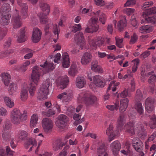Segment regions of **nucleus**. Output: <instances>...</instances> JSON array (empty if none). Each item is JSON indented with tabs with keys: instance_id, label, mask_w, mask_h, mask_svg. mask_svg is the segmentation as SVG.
Listing matches in <instances>:
<instances>
[{
	"instance_id": "nucleus-24",
	"label": "nucleus",
	"mask_w": 156,
	"mask_h": 156,
	"mask_svg": "<svg viewBox=\"0 0 156 156\" xmlns=\"http://www.w3.org/2000/svg\"><path fill=\"white\" fill-rule=\"evenodd\" d=\"M92 58V56L90 53L87 52H85L81 58V63L83 65H87L91 62Z\"/></svg>"
},
{
	"instance_id": "nucleus-58",
	"label": "nucleus",
	"mask_w": 156,
	"mask_h": 156,
	"mask_svg": "<svg viewBox=\"0 0 156 156\" xmlns=\"http://www.w3.org/2000/svg\"><path fill=\"white\" fill-rule=\"evenodd\" d=\"M6 151L8 156H13L14 151H12L9 146L6 147Z\"/></svg>"
},
{
	"instance_id": "nucleus-59",
	"label": "nucleus",
	"mask_w": 156,
	"mask_h": 156,
	"mask_svg": "<svg viewBox=\"0 0 156 156\" xmlns=\"http://www.w3.org/2000/svg\"><path fill=\"white\" fill-rule=\"evenodd\" d=\"M137 39V37L135 33H134L133 36L131 37V39L129 42L130 44H133L135 43Z\"/></svg>"
},
{
	"instance_id": "nucleus-6",
	"label": "nucleus",
	"mask_w": 156,
	"mask_h": 156,
	"mask_svg": "<svg viewBox=\"0 0 156 156\" xmlns=\"http://www.w3.org/2000/svg\"><path fill=\"white\" fill-rule=\"evenodd\" d=\"M10 117L12 122L16 124H20L27 119L26 112H24L23 113H22L20 110L16 108H15L12 111Z\"/></svg>"
},
{
	"instance_id": "nucleus-44",
	"label": "nucleus",
	"mask_w": 156,
	"mask_h": 156,
	"mask_svg": "<svg viewBox=\"0 0 156 156\" xmlns=\"http://www.w3.org/2000/svg\"><path fill=\"white\" fill-rule=\"evenodd\" d=\"M11 129V124L9 121L6 122L5 124V126L3 129V133H10Z\"/></svg>"
},
{
	"instance_id": "nucleus-3",
	"label": "nucleus",
	"mask_w": 156,
	"mask_h": 156,
	"mask_svg": "<svg viewBox=\"0 0 156 156\" xmlns=\"http://www.w3.org/2000/svg\"><path fill=\"white\" fill-rule=\"evenodd\" d=\"M126 122V119L123 115H120L118 119V124L117 129L113 130V125L110 124L109 127L106 131V133L109 136L110 141L113 140L115 137L117 136L120 132L121 131L123 128V126Z\"/></svg>"
},
{
	"instance_id": "nucleus-57",
	"label": "nucleus",
	"mask_w": 156,
	"mask_h": 156,
	"mask_svg": "<svg viewBox=\"0 0 156 156\" xmlns=\"http://www.w3.org/2000/svg\"><path fill=\"white\" fill-rule=\"evenodd\" d=\"M8 114L7 110L4 108H0V115L2 116H5Z\"/></svg>"
},
{
	"instance_id": "nucleus-49",
	"label": "nucleus",
	"mask_w": 156,
	"mask_h": 156,
	"mask_svg": "<svg viewBox=\"0 0 156 156\" xmlns=\"http://www.w3.org/2000/svg\"><path fill=\"white\" fill-rule=\"evenodd\" d=\"M140 60L139 59L137 58L135 59L134 60L132 61V62H135L136 63H135L134 64L133 66L132 67V71L134 73L136 71L137 68V66L139 65V63Z\"/></svg>"
},
{
	"instance_id": "nucleus-54",
	"label": "nucleus",
	"mask_w": 156,
	"mask_h": 156,
	"mask_svg": "<svg viewBox=\"0 0 156 156\" xmlns=\"http://www.w3.org/2000/svg\"><path fill=\"white\" fill-rule=\"evenodd\" d=\"M129 19L130 20L129 22L133 26L135 27L137 25V22L135 16H132L131 18Z\"/></svg>"
},
{
	"instance_id": "nucleus-21",
	"label": "nucleus",
	"mask_w": 156,
	"mask_h": 156,
	"mask_svg": "<svg viewBox=\"0 0 156 156\" xmlns=\"http://www.w3.org/2000/svg\"><path fill=\"white\" fill-rule=\"evenodd\" d=\"M110 147L113 154L117 155L121 149V145L118 140H116L111 144Z\"/></svg>"
},
{
	"instance_id": "nucleus-46",
	"label": "nucleus",
	"mask_w": 156,
	"mask_h": 156,
	"mask_svg": "<svg viewBox=\"0 0 156 156\" xmlns=\"http://www.w3.org/2000/svg\"><path fill=\"white\" fill-rule=\"evenodd\" d=\"M143 94L139 90H137L135 96V101H140L143 98Z\"/></svg>"
},
{
	"instance_id": "nucleus-34",
	"label": "nucleus",
	"mask_w": 156,
	"mask_h": 156,
	"mask_svg": "<svg viewBox=\"0 0 156 156\" xmlns=\"http://www.w3.org/2000/svg\"><path fill=\"white\" fill-rule=\"evenodd\" d=\"M63 145V143L62 142L60 139H57L53 144V149L55 151H57L59 149H61Z\"/></svg>"
},
{
	"instance_id": "nucleus-60",
	"label": "nucleus",
	"mask_w": 156,
	"mask_h": 156,
	"mask_svg": "<svg viewBox=\"0 0 156 156\" xmlns=\"http://www.w3.org/2000/svg\"><path fill=\"white\" fill-rule=\"evenodd\" d=\"M134 11V9L127 8V16H128V17H127V19H129L131 18L130 16V15H134L133 14Z\"/></svg>"
},
{
	"instance_id": "nucleus-43",
	"label": "nucleus",
	"mask_w": 156,
	"mask_h": 156,
	"mask_svg": "<svg viewBox=\"0 0 156 156\" xmlns=\"http://www.w3.org/2000/svg\"><path fill=\"white\" fill-rule=\"evenodd\" d=\"M17 87L14 83H12L9 87V94L12 95L16 92Z\"/></svg>"
},
{
	"instance_id": "nucleus-35",
	"label": "nucleus",
	"mask_w": 156,
	"mask_h": 156,
	"mask_svg": "<svg viewBox=\"0 0 156 156\" xmlns=\"http://www.w3.org/2000/svg\"><path fill=\"white\" fill-rule=\"evenodd\" d=\"M152 27L147 25L140 28V31L142 33H148L152 31Z\"/></svg>"
},
{
	"instance_id": "nucleus-15",
	"label": "nucleus",
	"mask_w": 156,
	"mask_h": 156,
	"mask_svg": "<svg viewBox=\"0 0 156 156\" xmlns=\"http://www.w3.org/2000/svg\"><path fill=\"white\" fill-rule=\"evenodd\" d=\"M155 101L154 98L148 97L146 100L145 103V109L148 113L152 112L154 109V104Z\"/></svg>"
},
{
	"instance_id": "nucleus-5",
	"label": "nucleus",
	"mask_w": 156,
	"mask_h": 156,
	"mask_svg": "<svg viewBox=\"0 0 156 156\" xmlns=\"http://www.w3.org/2000/svg\"><path fill=\"white\" fill-rule=\"evenodd\" d=\"M77 100L79 103H84L87 105H89L94 104L97 99L94 95L84 91L82 92L79 94Z\"/></svg>"
},
{
	"instance_id": "nucleus-11",
	"label": "nucleus",
	"mask_w": 156,
	"mask_h": 156,
	"mask_svg": "<svg viewBox=\"0 0 156 156\" xmlns=\"http://www.w3.org/2000/svg\"><path fill=\"white\" fill-rule=\"evenodd\" d=\"M68 121V118L66 115H60L58 117V120L56 122V124L58 128L63 129L66 125Z\"/></svg>"
},
{
	"instance_id": "nucleus-4",
	"label": "nucleus",
	"mask_w": 156,
	"mask_h": 156,
	"mask_svg": "<svg viewBox=\"0 0 156 156\" xmlns=\"http://www.w3.org/2000/svg\"><path fill=\"white\" fill-rule=\"evenodd\" d=\"M153 4L152 2H145L144 4V5L142 7V9L145 10L143 12L144 15H145V19L147 22L150 23L154 26H156V16H154L152 17L149 16L152 14L156 13V7H155L150 8L149 9H147V8L150 5Z\"/></svg>"
},
{
	"instance_id": "nucleus-18",
	"label": "nucleus",
	"mask_w": 156,
	"mask_h": 156,
	"mask_svg": "<svg viewBox=\"0 0 156 156\" xmlns=\"http://www.w3.org/2000/svg\"><path fill=\"white\" fill-rule=\"evenodd\" d=\"M105 38L101 37H97L96 39H92L89 41V44L91 46L94 47L100 46L104 44Z\"/></svg>"
},
{
	"instance_id": "nucleus-1",
	"label": "nucleus",
	"mask_w": 156,
	"mask_h": 156,
	"mask_svg": "<svg viewBox=\"0 0 156 156\" xmlns=\"http://www.w3.org/2000/svg\"><path fill=\"white\" fill-rule=\"evenodd\" d=\"M53 63H48L45 61L43 65H40V66H36L33 69L31 74V79L33 83H31L28 87V90L31 96L34 95L36 89V86L39 81L40 76L43 73H45L50 70L54 69Z\"/></svg>"
},
{
	"instance_id": "nucleus-26",
	"label": "nucleus",
	"mask_w": 156,
	"mask_h": 156,
	"mask_svg": "<svg viewBox=\"0 0 156 156\" xmlns=\"http://www.w3.org/2000/svg\"><path fill=\"white\" fill-rule=\"evenodd\" d=\"M62 59V67L64 68L69 67L70 66L69 58V55L66 52L63 54Z\"/></svg>"
},
{
	"instance_id": "nucleus-22",
	"label": "nucleus",
	"mask_w": 156,
	"mask_h": 156,
	"mask_svg": "<svg viewBox=\"0 0 156 156\" xmlns=\"http://www.w3.org/2000/svg\"><path fill=\"white\" fill-rule=\"evenodd\" d=\"M93 81L96 86L98 87H104L105 85V80L103 77L99 75L94 76Z\"/></svg>"
},
{
	"instance_id": "nucleus-52",
	"label": "nucleus",
	"mask_w": 156,
	"mask_h": 156,
	"mask_svg": "<svg viewBox=\"0 0 156 156\" xmlns=\"http://www.w3.org/2000/svg\"><path fill=\"white\" fill-rule=\"evenodd\" d=\"M55 111L52 109H49L47 112H43V115L47 116L50 117L52 115H54L55 113Z\"/></svg>"
},
{
	"instance_id": "nucleus-50",
	"label": "nucleus",
	"mask_w": 156,
	"mask_h": 156,
	"mask_svg": "<svg viewBox=\"0 0 156 156\" xmlns=\"http://www.w3.org/2000/svg\"><path fill=\"white\" fill-rule=\"evenodd\" d=\"M75 109L72 106H70L67 108L66 113L68 115L70 116L73 115L75 113Z\"/></svg>"
},
{
	"instance_id": "nucleus-13",
	"label": "nucleus",
	"mask_w": 156,
	"mask_h": 156,
	"mask_svg": "<svg viewBox=\"0 0 156 156\" xmlns=\"http://www.w3.org/2000/svg\"><path fill=\"white\" fill-rule=\"evenodd\" d=\"M74 40L77 44L80 46L81 49L85 47V41L83 36V34L82 32H80L78 34H75Z\"/></svg>"
},
{
	"instance_id": "nucleus-33",
	"label": "nucleus",
	"mask_w": 156,
	"mask_h": 156,
	"mask_svg": "<svg viewBox=\"0 0 156 156\" xmlns=\"http://www.w3.org/2000/svg\"><path fill=\"white\" fill-rule=\"evenodd\" d=\"M119 82H115L114 80L111 81L107 89V91L110 90L111 89L113 91H115L116 89L119 87Z\"/></svg>"
},
{
	"instance_id": "nucleus-61",
	"label": "nucleus",
	"mask_w": 156,
	"mask_h": 156,
	"mask_svg": "<svg viewBox=\"0 0 156 156\" xmlns=\"http://www.w3.org/2000/svg\"><path fill=\"white\" fill-rule=\"evenodd\" d=\"M93 12L92 11V9L91 7L88 9H87L85 8L83 9L82 10V13L83 14H85L88 13V14L89 16H90L89 15L91 14V13Z\"/></svg>"
},
{
	"instance_id": "nucleus-42",
	"label": "nucleus",
	"mask_w": 156,
	"mask_h": 156,
	"mask_svg": "<svg viewBox=\"0 0 156 156\" xmlns=\"http://www.w3.org/2000/svg\"><path fill=\"white\" fill-rule=\"evenodd\" d=\"M135 108L140 115L143 114V109L142 108V104L140 101H135Z\"/></svg>"
},
{
	"instance_id": "nucleus-2",
	"label": "nucleus",
	"mask_w": 156,
	"mask_h": 156,
	"mask_svg": "<svg viewBox=\"0 0 156 156\" xmlns=\"http://www.w3.org/2000/svg\"><path fill=\"white\" fill-rule=\"evenodd\" d=\"M39 5L44 13L38 14L39 17L40 22L42 24H45L44 30L46 34L48 33L49 29L53 27V33L55 37L58 38L59 32V29L56 24L53 25L51 20H49L47 16L49 14L50 11V7L46 2L44 0H39Z\"/></svg>"
},
{
	"instance_id": "nucleus-10",
	"label": "nucleus",
	"mask_w": 156,
	"mask_h": 156,
	"mask_svg": "<svg viewBox=\"0 0 156 156\" xmlns=\"http://www.w3.org/2000/svg\"><path fill=\"white\" fill-rule=\"evenodd\" d=\"M98 19L97 17H92L90 22L91 23L90 26L87 27L85 30V32L90 33L97 31L99 28L98 25L97 24Z\"/></svg>"
},
{
	"instance_id": "nucleus-53",
	"label": "nucleus",
	"mask_w": 156,
	"mask_h": 156,
	"mask_svg": "<svg viewBox=\"0 0 156 156\" xmlns=\"http://www.w3.org/2000/svg\"><path fill=\"white\" fill-rule=\"evenodd\" d=\"M81 24H76L73 26L72 28V31L75 33L77 31H80L81 29Z\"/></svg>"
},
{
	"instance_id": "nucleus-37",
	"label": "nucleus",
	"mask_w": 156,
	"mask_h": 156,
	"mask_svg": "<svg viewBox=\"0 0 156 156\" xmlns=\"http://www.w3.org/2000/svg\"><path fill=\"white\" fill-rule=\"evenodd\" d=\"M127 132L131 136L135 134L134 124L132 122H129L127 123Z\"/></svg>"
},
{
	"instance_id": "nucleus-20",
	"label": "nucleus",
	"mask_w": 156,
	"mask_h": 156,
	"mask_svg": "<svg viewBox=\"0 0 156 156\" xmlns=\"http://www.w3.org/2000/svg\"><path fill=\"white\" fill-rule=\"evenodd\" d=\"M72 97V92L70 91L69 92H64L59 94L58 96V98L60 99H62L63 102L67 104L70 100V99Z\"/></svg>"
},
{
	"instance_id": "nucleus-45",
	"label": "nucleus",
	"mask_w": 156,
	"mask_h": 156,
	"mask_svg": "<svg viewBox=\"0 0 156 156\" xmlns=\"http://www.w3.org/2000/svg\"><path fill=\"white\" fill-rule=\"evenodd\" d=\"M2 137L3 142L4 143H6L9 141L11 138V134L10 133H3Z\"/></svg>"
},
{
	"instance_id": "nucleus-40",
	"label": "nucleus",
	"mask_w": 156,
	"mask_h": 156,
	"mask_svg": "<svg viewBox=\"0 0 156 156\" xmlns=\"http://www.w3.org/2000/svg\"><path fill=\"white\" fill-rule=\"evenodd\" d=\"M119 107V101H116L114 105H108L106 106L107 108L110 111H117L118 110Z\"/></svg>"
},
{
	"instance_id": "nucleus-19",
	"label": "nucleus",
	"mask_w": 156,
	"mask_h": 156,
	"mask_svg": "<svg viewBox=\"0 0 156 156\" xmlns=\"http://www.w3.org/2000/svg\"><path fill=\"white\" fill-rule=\"evenodd\" d=\"M90 16H92V17H97L98 19L99 17V20L102 24H104L106 20V16L102 12L98 11L96 13L93 12L90 15Z\"/></svg>"
},
{
	"instance_id": "nucleus-9",
	"label": "nucleus",
	"mask_w": 156,
	"mask_h": 156,
	"mask_svg": "<svg viewBox=\"0 0 156 156\" xmlns=\"http://www.w3.org/2000/svg\"><path fill=\"white\" fill-rule=\"evenodd\" d=\"M120 96L122 98L120 101L119 110L120 112H122L125 111L127 108V90L126 89L121 93Z\"/></svg>"
},
{
	"instance_id": "nucleus-51",
	"label": "nucleus",
	"mask_w": 156,
	"mask_h": 156,
	"mask_svg": "<svg viewBox=\"0 0 156 156\" xmlns=\"http://www.w3.org/2000/svg\"><path fill=\"white\" fill-rule=\"evenodd\" d=\"M146 132L145 131L144 129L142 128L140 131L138 133V136L141 139H144L147 136Z\"/></svg>"
},
{
	"instance_id": "nucleus-48",
	"label": "nucleus",
	"mask_w": 156,
	"mask_h": 156,
	"mask_svg": "<svg viewBox=\"0 0 156 156\" xmlns=\"http://www.w3.org/2000/svg\"><path fill=\"white\" fill-rule=\"evenodd\" d=\"M116 45L119 48H123V39L119 38L116 37H115Z\"/></svg>"
},
{
	"instance_id": "nucleus-27",
	"label": "nucleus",
	"mask_w": 156,
	"mask_h": 156,
	"mask_svg": "<svg viewBox=\"0 0 156 156\" xmlns=\"http://www.w3.org/2000/svg\"><path fill=\"white\" fill-rule=\"evenodd\" d=\"M86 84L85 80L83 77L78 76L76 78V85L78 88H81L85 86Z\"/></svg>"
},
{
	"instance_id": "nucleus-32",
	"label": "nucleus",
	"mask_w": 156,
	"mask_h": 156,
	"mask_svg": "<svg viewBox=\"0 0 156 156\" xmlns=\"http://www.w3.org/2000/svg\"><path fill=\"white\" fill-rule=\"evenodd\" d=\"M28 136V133L24 130H20L16 135V136L22 140H25Z\"/></svg>"
},
{
	"instance_id": "nucleus-55",
	"label": "nucleus",
	"mask_w": 156,
	"mask_h": 156,
	"mask_svg": "<svg viewBox=\"0 0 156 156\" xmlns=\"http://www.w3.org/2000/svg\"><path fill=\"white\" fill-rule=\"evenodd\" d=\"M10 53V51L8 50H4L0 52V58L5 57Z\"/></svg>"
},
{
	"instance_id": "nucleus-31",
	"label": "nucleus",
	"mask_w": 156,
	"mask_h": 156,
	"mask_svg": "<svg viewBox=\"0 0 156 156\" xmlns=\"http://www.w3.org/2000/svg\"><path fill=\"white\" fill-rule=\"evenodd\" d=\"M28 98V91L27 90L25 87H23L22 89L20 92V98L21 101H25Z\"/></svg>"
},
{
	"instance_id": "nucleus-38",
	"label": "nucleus",
	"mask_w": 156,
	"mask_h": 156,
	"mask_svg": "<svg viewBox=\"0 0 156 156\" xmlns=\"http://www.w3.org/2000/svg\"><path fill=\"white\" fill-rule=\"evenodd\" d=\"M77 72V69L76 65H72L68 71V73L70 75L74 76Z\"/></svg>"
},
{
	"instance_id": "nucleus-47",
	"label": "nucleus",
	"mask_w": 156,
	"mask_h": 156,
	"mask_svg": "<svg viewBox=\"0 0 156 156\" xmlns=\"http://www.w3.org/2000/svg\"><path fill=\"white\" fill-rule=\"evenodd\" d=\"M149 125L150 128L153 129L156 128V118H151V120L149 122Z\"/></svg>"
},
{
	"instance_id": "nucleus-41",
	"label": "nucleus",
	"mask_w": 156,
	"mask_h": 156,
	"mask_svg": "<svg viewBox=\"0 0 156 156\" xmlns=\"http://www.w3.org/2000/svg\"><path fill=\"white\" fill-rule=\"evenodd\" d=\"M4 100L6 106L10 108H12L14 106V103L11 99L8 97H5Z\"/></svg>"
},
{
	"instance_id": "nucleus-7",
	"label": "nucleus",
	"mask_w": 156,
	"mask_h": 156,
	"mask_svg": "<svg viewBox=\"0 0 156 156\" xmlns=\"http://www.w3.org/2000/svg\"><path fill=\"white\" fill-rule=\"evenodd\" d=\"M52 86L50 80L48 79L43 82L42 86L39 91L37 98L40 100H44L47 98L49 88Z\"/></svg>"
},
{
	"instance_id": "nucleus-25",
	"label": "nucleus",
	"mask_w": 156,
	"mask_h": 156,
	"mask_svg": "<svg viewBox=\"0 0 156 156\" xmlns=\"http://www.w3.org/2000/svg\"><path fill=\"white\" fill-rule=\"evenodd\" d=\"M98 148L97 149V152L103 155V156H108L106 152V147L102 142H100L98 144Z\"/></svg>"
},
{
	"instance_id": "nucleus-28",
	"label": "nucleus",
	"mask_w": 156,
	"mask_h": 156,
	"mask_svg": "<svg viewBox=\"0 0 156 156\" xmlns=\"http://www.w3.org/2000/svg\"><path fill=\"white\" fill-rule=\"evenodd\" d=\"M25 29L22 28L20 30L18 35L17 41L19 42H22L26 41L27 37L25 34Z\"/></svg>"
},
{
	"instance_id": "nucleus-63",
	"label": "nucleus",
	"mask_w": 156,
	"mask_h": 156,
	"mask_svg": "<svg viewBox=\"0 0 156 156\" xmlns=\"http://www.w3.org/2000/svg\"><path fill=\"white\" fill-rule=\"evenodd\" d=\"M73 118L74 120L78 121L81 119V115L79 114L75 113L73 115Z\"/></svg>"
},
{
	"instance_id": "nucleus-64",
	"label": "nucleus",
	"mask_w": 156,
	"mask_h": 156,
	"mask_svg": "<svg viewBox=\"0 0 156 156\" xmlns=\"http://www.w3.org/2000/svg\"><path fill=\"white\" fill-rule=\"evenodd\" d=\"M67 147H65L62 151L59 153V156H66L67 154V153L66 151Z\"/></svg>"
},
{
	"instance_id": "nucleus-62",
	"label": "nucleus",
	"mask_w": 156,
	"mask_h": 156,
	"mask_svg": "<svg viewBox=\"0 0 156 156\" xmlns=\"http://www.w3.org/2000/svg\"><path fill=\"white\" fill-rule=\"evenodd\" d=\"M96 5L100 6H102L105 4L103 0H94Z\"/></svg>"
},
{
	"instance_id": "nucleus-23",
	"label": "nucleus",
	"mask_w": 156,
	"mask_h": 156,
	"mask_svg": "<svg viewBox=\"0 0 156 156\" xmlns=\"http://www.w3.org/2000/svg\"><path fill=\"white\" fill-rule=\"evenodd\" d=\"M18 5L21 8V12L22 16L23 18L25 19L28 16V6L25 3H22V0H17Z\"/></svg>"
},
{
	"instance_id": "nucleus-30",
	"label": "nucleus",
	"mask_w": 156,
	"mask_h": 156,
	"mask_svg": "<svg viewBox=\"0 0 156 156\" xmlns=\"http://www.w3.org/2000/svg\"><path fill=\"white\" fill-rule=\"evenodd\" d=\"M0 76L1 77L2 80L4 82L5 85L6 86H8L10 79V75L7 73H4L0 75Z\"/></svg>"
},
{
	"instance_id": "nucleus-29",
	"label": "nucleus",
	"mask_w": 156,
	"mask_h": 156,
	"mask_svg": "<svg viewBox=\"0 0 156 156\" xmlns=\"http://www.w3.org/2000/svg\"><path fill=\"white\" fill-rule=\"evenodd\" d=\"M126 25V17L125 16H124L121 20L119 21L117 24V27L119 30L120 31H122Z\"/></svg>"
},
{
	"instance_id": "nucleus-56",
	"label": "nucleus",
	"mask_w": 156,
	"mask_h": 156,
	"mask_svg": "<svg viewBox=\"0 0 156 156\" xmlns=\"http://www.w3.org/2000/svg\"><path fill=\"white\" fill-rule=\"evenodd\" d=\"M61 55L60 53H57L55 56L54 59L55 63H59L60 62Z\"/></svg>"
},
{
	"instance_id": "nucleus-17",
	"label": "nucleus",
	"mask_w": 156,
	"mask_h": 156,
	"mask_svg": "<svg viewBox=\"0 0 156 156\" xmlns=\"http://www.w3.org/2000/svg\"><path fill=\"white\" fill-rule=\"evenodd\" d=\"M42 32L38 28H34L33 31L32 37V41L33 42L37 43L40 40L41 37Z\"/></svg>"
},
{
	"instance_id": "nucleus-14",
	"label": "nucleus",
	"mask_w": 156,
	"mask_h": 156,
	"mask_svg": "<svg viewBox=\"0 0 156 156\" xmlns=\"http://www.w3.org/2000/svg\"><path fill=\"white\" fill-rule=\"evenodd\" d=\"M42 126L44 131L48 132L51 131L53 127V123L51 119L45 118L42 121Z\"/></svg>"
},
{
	"instance_id": "nucleus-12",
	"label": "nucleus",
	"mask_w": 156,
	"mask_h": 156,
	"mask_svg": "<svg viewBox=\"0 0 156 156\" xmlns=\"http://www.w3.org/2000/svg\"><path fill=\"white\" fill-rule=\"evenodd\" d=\"M16 14L13 16L11 20L12 24L14 29H17L20 27L22 24L20 17L18 14V11L16 9Z\"/></svg>"
},
{
	"instance_id": "nucleus-16",
	"label": "nucleus",
	"mask_w": 156,
	"mask_h": 156,
	"mask_svg": "<svg viewBox=\"0 0 156 156\" xmlns=\"http://www.w3.org/2000/svg\"><path fill=\"white\" fill-rule=\"evenodd\" d=\"M69 79L66 75L60 77L57 80V83L58 87L62 89L65 88L69 82Z\"/></svg>"
},
{
	"instance_id": "nucleus-39",
	"label": "nucleus",
	"mask_w": 156,
	"mask_h": 156,
	"mask_svg": "<svg viewBox=\"0 0 156 156\" xmlns=\"http://www.w3.org/2000/svg\"><path fill=\"white\" fill-rule=\"evenodd\" d=\"M91 69L95 72L102 73L103 72L102 68L97 63H95L92 65Z\"/></svg>"
},
{
	"instance_id": "nucleus-36",
	"label": "nucleus",
	"mask_w": 156,
	"mask_h": 156,
	"mask_svg": "<svg viewBox=\"0 0 156 156\" xmlns=\"http://www.w3.org/2000/svg\"><path fill=\"white\" fill-rule=\"evenodd\" d=\"M38 119V115L36 114H34L31 117L30 121V126L33 127L35 126L37 122Z\"/></svg>"
},
{
	"instance_id": "nucleus-8",
	"label": "nucleus",
	"mask_w": 156,
	"mask_h": 156,
	"mask_svg": "<svg viewBox=\"0 0 156 156\" xmlns=\"http://www.w3.org/2000/svg\"><path fill=\"white\" fill-rule=\"evenodd\" d=\"M44 138L43 135L41 133L36 136L35 138H31L28 140L27 145L29 146L30 145L33 146H36L37 145V142H38V145L36 150L35 153H37L38 151V149L41 145L43 140Z\"/></svg>"
}]
</instances>
